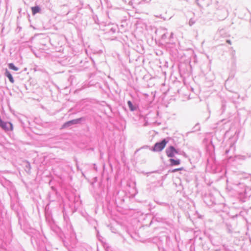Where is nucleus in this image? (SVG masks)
I'll list each match as a JSON object with an SVG mask.
<instances>
[{"label":"nucleus","instance_id":"9d476101","mask_svg":"<svg viewBox=\"0 0 251 251\" xmlns=\"http://www.w3.org/2000/svg\"><path fill=\"white\" fill-rule=\"evenodd\" d=\"M182 170V168H177V169H175L173 170L171 172L172 173H174L176 171H180V170Z\"/></svg>","mask_w":251,"mask_h":251},{"label":"nucleus","instance_id":"20e7f679","mask_svg":"<svg viewBox=\"0 0 251 251\" xmlns=\"http://www.w3.org/2000/svg\"><path fill=\"white\" fill-rule=\"evenodd\" d=\"M31 10L33 15H35V14L40 12V8L39 6H37L31 7Z\"/></svg>","mask_w":251,"mask_h":251},{"label":"nucleus","instance_id":"7ed1b4c3","mask_svg":"<svg viewBox=\"0 0 251 251\" xmlns=\"http://www.w3.org/2000/svg\"><path fill=\"white\" fill-rule=\"evenodd\" d=\"M167 155L168 157H172L178 152L177 151L173 146L169 147L166 151Z\"/></svg>","mask_w":251,"mask_h":251},{"label":"nucleus","instance_id":"9b49d317","mask_svg":"<svg viewBox=\"0 0 251 251\" xmlns=\"http://www.w3.org/2000/svg\"><path fill=\"white\" fill-rule=\"evenodd\" d=\"M226 42H227V43H228L229 44H231V42H230V41H229V40H227V41H226Z\"/></svg>","mask_w":251,"mask_h":251},{"label":"nucleus","instance_id":"39448f33","mask_svg":"<svg viewBox=\"0 0 251 251\" xmlns=\"http://www.w3.org/2000/svg\"><path fill=\"white\" fill-rule=\"evenodd\" d=\"M127 104L130 108V110L132 111L135 110L137 108L136 106L133 105L132 102L129 100L127 101Z\"/></svg>","mask_w":251,"mask_h":251},{"label":"nucleus","instance_id":"6e6552de","mask_svg":"<svg viewBox=\"0 0 251 251\" xmlns=\"http://www.w3.org/2000/svg\"><path fill=\"white\" fill-rule=\"evenodd\" d=\"M79 121H80V119L73 120L70 121L66 123L65 124V125H69L70 124H76L79 122Z\"/></svg>","mask_w":251,"mask_h":251},{"label":"nucleus","instance_id":"0eeeda50","mask_svg":"<svg viewBox=\"0 0 251 251\" xmlns=\"http://www.w3.org/2000/svg\"><path fill=\"white\" fill-rule=\"evenodd\" d=\"M5 75L8 78V79H9V81L11 83H14V79H13L11 74L8 71H6Z\"/></svg>","mask_w":251,"mask_h":251},{"label":"nucleus","instance_id":"f03ea898","mask_svg":"<svg viewBox=\"0 0 251 251\" xmlns=\"http://www.w3.org/2000/svg\"><path fill=\"white\" fill-rule=\"evenodd\" d=\"M0 126L5 131H12L13 129V126L9 122H5L0 119Z\"/></svg>","mask_w":251,"mask_h":251},{"label":"nucleus","instance_id":"f257e3e1","mask_svg":"<svg viewBox=\"0 0 251 251\" xmlns=\"http://www.w3.org/2000/svg\"><path fill=\"white\" fill-rule=\"evenodd\" d=\"M167 142L165 139H163L161 142L155 143L152 148V151L155 152L162 151L166 147Z\"/></svg>","mask_w":251,"mask_h":251},{"label":"nucleus","instance_id":"423d86ee","mask_svg":"<svg viewBox=\"0 0 251 251\" xmlns=\"http://www.w3.org/2000/svg\"><path fill=\"white\" fill-rule=\"evenodd\" d=\"M170 161L171 162V165H172V166L179 165L180 163V160L178 159L175 160L174 159H170Z\"/></svg>","mask_w":251,"mask_h":251},{"label":"nucleus","instance_id":"1a4fd4ad","mask_svg":"<svg viewBox=\"0 0 251 251\" xmlns=\"http://www.w3.org/2000/svg\"><path fill=\"white\" fill-rule=\"evenodd\" d=\"M8 66H9V68L11 70H13L15 71H17L18 70V68L17 67H16V66H15L13 63L9 64Z\"/></svg>","mask_w":251,"mask_h":251}]
</instances>
